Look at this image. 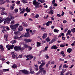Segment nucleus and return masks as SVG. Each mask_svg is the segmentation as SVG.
I'll return each mask as SVG.
<instances>
[{
  "label": "nucleus",
  "instance_id": "nucleus-19",
  "mask_svg": "<svg viewBox=\"0 0 75 75\" xmlns=\"http://www.w3.org/2000/svg\"><path fill=\"white\" fill-rule=\"evenodd\" d=\"M54 13V11L52 10H50V11L49 12L48 14H51L52 15V14H53V13Z\"/></svg>",
  "mask_w": 75,
  "mask_h": 75
},
{
  "label": "nucleus",
  "instance_id": "nucleus-44",
  "mask_svg": "<svg viewBox=\"0 0 75 75\" xmlns=\"http://www.w3.org/2000/svg\"><path fill=\"white\" fill-rule=\"evenodd\" d=\"M41 30H42V31H44L45 30H46V28H44V27H41Z\"/></svg>",
  "mask_w": 75,
  "mask_h": 75
},
{
  "label": "nucleus",
  "instance_id": "nucleus-32",
  "mask_svg": "<svg viewBox=\"0 0 75 75\" xmlns=\"http://www.w3.org/2000/svg\"><path fill=\"white\" fill-rule=\"evenodd\" d=\"M71 31L72 32V33H75V28L71 29Z\"/></svg>",
  "mask_w": 75,
  "mask_h": 75
},
{
  "label": "nucleus",
  "instance_id": "nucleus-42",
  "mask_svg": "<svg viewBox=\"0 0 75 75\" xmlns=\"http://www.w3.org/2000/svg\"><path fill=\"white\" fill-rule=\"evenodd\" d=\"M14 39H18V36L17 35H16L14 37Z\"/></svg>",
  "mask_w": 75,
  "mask_h": 75
},
{
  "label": "nucleus",
  "instance_id": "nucleus-6",
  "mask_svg": "<svg viewBox=\"0 0 75 75\" xmlns=\"http://www.w3.org/2000/svg\"><path fill=\"white\" fill-rule=\"evenodd\" d=\"M52 24V21H49L46 23V25L47 26H49V25H51Z\"/></svg>",
  "mask_w": 75,
  "mask_h": 75
},
{
  "label": "nucleus",
  "instance_id": "nucleus-38",
  "mask_svg": "<svg viewBox=\"0 0 75 75\" xmlns=\"http://www.w3.org/2000/svg\"><path fill=\"white\" fill-rule=\"evenodd\" d=\"M22 57H24V55H23V54L20 55L18 56V58H21Z\"/></svg>",
  "mask_w": 75,
  "mask_h": 75
},
{
  "label": "nucleus",
  "instance_id": "nucleus-64",
  "mask_svg": "<svg viewBox=\"0 0 75 75\" xmlns=\"http://www.w3.org/2000/svg\"><path fill=\"white\" fill-rule=\"evenodd\" d=\"M55 64V62L54 61H53L51 62V64Z\"/></svg>",
  "mask_w": 75,
  "mask_h": 75
},
{
  "label": "nucleus",
  "instance_id": "nucleus-49",
  "mask_svg": "<svg viewBox=\"0 0 75 75\" xmlns=\"http://www.w3.org/2000/svg\"><path fill=\"white\" fill-rule=\"evenodd\" d=\"M34 58V56H31V55H30L29 57V58H30V60L33 59Z\"/></svg>",
  "mask_w": 75,
  "mask_h": 75
},
{
  "label": "nucleus",
  "instance_id": "nucleus-53",
  "mask_svg": "<svg viewBox=\"0 0 75 75\" xmlns=\"http://www.w3.org/2000/svg\"><path fill=\"white\" fill-rule=\"evenodd\" d=\"M28 48L29 51H31V50L32 49V48H33V47H28Z\"/></svg>",
  "mask_w": 75,
  "mask_h": 75
},
{
  "label": "nucleus",
  "instance_id": "nucleus-8",
  "mask_svg": "<svg viewBox=\"0 0 75 75\" xmlns=\"http://www.w3.org/2000/svg\"><path fill=\"white\" fill-rule=\"evenodd\" d=\"M23 46L24 47H24V49H25V48H28L30 47V45L27 44H24Z\"/></svg>",
  "mask_w": 75,
  "mask_h": 75
},
{
  "label": "nucleus",
  "instance_id": "nucleus-63",
  "mask_svg": "<svg viewBox=\"0 0 75 75\" xmlns=\"http://www.w3.org/2000/svg\"><path fill=\"white\" fill-rule=\"evenodd\" d=\"M60 54L62 55H64V51H62L60 52Z\"/></svg>",
  "mask_w": 75,
  "mask_h": 75
},
{
  "label": "nucleus",
  "instance_id": "nucleus-11",
  "mask_svg": "<svg viewBox=\"0 0 75 75\" xmlns=\"http://www.w3.org/2000/svg\"><path fill=\"white\" fill-rule=\"evenodd\" d=\"M14 47V45H10V47L8 48V50H10V49L13 50V47Z\"/></svg>",
  "mask_w": 75,
  "mask_h": 75
},
{
  "label": "nucleus",
  "instance_id": "nucleus-1",
  "mask_svg": "<svg viewBox=\"0 0 75 75\" xmlns=\"http://www.w3.org/2000/svg\"><path fill=\"white\" fill-rule=\"evenodd\" d=\"M33 3L34 6H35V8H38L40 7V3L37 2L36 0H33Z\"/></svg>",
  "mask_w": 75,
  "mask_h": 75
},
{
  "label": "nucleus",
  "instance_id": "nucleus-26",
  "mask_svg": "<svg viewBox=\"0 0 75 75\" xmlns=\"http://www.w3.org/2000/svg\"><path fill=\"white\" fill-rule=\"evenodd\" d=\"M68 32L66 34V35H68L69 34H71V30H69L67 32Z\"/></svg>",
  "mask_w": 75,
  "mask_h": 75
},
{
  "label": "nucleus",
  "instance_id": "nucleus-46",
  "mask_svg": "<svg viewBox=\"0 0 75 75\" xmlns=\"http://www.w3.org/2000/svg\"><path fill=\"white\" fill-rule=\"evenodd\" d=\"M14 7H13L11 6H10V9H11V10H13V9H14Z\"/></svg>",
  "mask_w": 75,
  "mask_h": 75
},
{
  "label": "nucleus",
  "instance_id": "nucleus-16",
  "mask_svg": "<svg viewBox=\"0 0 75 75\" xmlns=\"http://www.w3.org/2000/svg\"><path fill=\"white\" fill-rule=\"evenodd\" d=\"M18 25H19V24H16L15 25H14V31H16V28H17Z\"/></svg>",
  "mask_w": 75,
  "mask_h": 75
},
{
  "label": "nucleus",
  "instance_id": "nucleus-62",
  "mask_svg": "<svg viewBox=\"0 0 75 75\" xmlns=\"http://www.w3.org/2000/svg\"><path fill=\"white\" fill-rule=\"evenodd\" d=\"M57 16H58V17H61V15L59 14H57Z\"/></svg>",
  "mask_w": 75,
  "mask_h": 75
},
{
  "label": "nucleus",
  "instance_id": "nucleus-2",
  "mask_svg": "<svg viewBox=\"0 0 75 75\" xmlns=\"http://www.w3.org/2000/svg\"><path fill=\"white\" fill-rule=\"evenodd\" d=\"M14 49L15 51H17L18 50H19L20 51H22V52H23L24 49V47H23L21 48V47L20 46H16L14 47Z\"/></svg>",
  "mask_w": 75,
  "mask_h": 75
},
{
  "label": "nucleus",
  "instance_id": "nucleus-30",
  "mask_svg": "<svg viewBox=\"0 0 75 75\" xmlns=\"http://www.w3.org/2000/svg\"><path fill=\"white\" fill-rule=\"evenodd\" d=\"M4 10H2L1 11V15H4Z\"/></svg>",
  "mask_w": 75,
  "mask_h": 75
},
{
  "label": "nucleus",
  "instance_id": "nucleus-24",
  "mask_svg": "<svg viewBox=\"0 0 75 75\" xmlns=\"http://www.w3.org/2000/svg\"><path fill=\"white\" fill-rule=\"evenodd\" d=\"M65 46V43L62 44L60 45V47L62 48V47H64Z\"/></svg>",
  "mask_w": 75,
  "mask_h": 75
},
{
  "label": "nucleus",
  "instance_id": "nucleus-31",
  "mask_svg": "<svg viewBox=\"0 0 75 75\" xmlns=\"http://www.w3.org/2000/svg\"><path fill=\"white\" fill-rule=\"evenodd\" d=\"M63 68H68V66H67L66 64H65L63 65Z\"/></svg>",
  "mask_w": 75,
  "mask_h": 75
},
{
  "label": "nucleus",
  "instance_id": "nucleus-54",
  "mask_svg": "<svg viewBox=\"0 0 75 75\" xmlns=\"http://www.w3.org/2000/svg\"><path fill=\"white\" fill-rule=\"evenodd\" d=\"M60 35H61L62 36H65V35L64 34V33H60Z\"/></svg>",
  "mask_w": 75,
  "mask_h": 75
},
{
  "label": "nucleus",
  "instance_id": "nucleus-40",
  "mask_svg": "<svg viewBox=\"0 0 75 75\" xmlns=\"http://www.w3.org/2000/svg\"><path fill=\"white\" fill-rule=\"evenodd\" d=\"M45 57L46 58V59H49L50 57L48 56V55L46 54V55L45 56Z\"/></svg>",
  "mask_w": 75,
  "mask_h": 75
},
{
  "label": "nucleus",
  "instance_id": "nucleus-47",
  "mask_svg": "<svg viewBox=\"0 0 75 75\" xmlns=\"http://www.w3.org/2000/svg\"><path fill=\"white\" fill-rule=\"evenodd\" d=\"M71 72L69 71H68L65 74L66 75H69V74H70Z\"/></svg>",
  "mask_w": 75,
  "mask_h": 75
},
{
  "label": "nucleus",
  "instance_id": "nucleus-57",
  "mask_svg": "<svg viewBox=\"0 0 75 75\" xmlns=\"http://www.w3.org/2000/svg\"><path fill=\"white\" fill-rule=\"evenodd\" d=\"M39 17V15L38 14H36L35 16V18H38V17Z\"/></svg>",
  "mask_w": 75,
  "mask_h": 75
},
{
  "label": "nucleus",
  "instance_id": "nucleus-21",
  "mask_svg": "<svg viewBox=\"0 0 75 75\" xmlns=\"http://www.w3.org/2000/svg\"><path fill=\"white\" fill-rule=\"evenodd\" d=\"M41 43L38 42H37V47H41Z\"/></svg>",
  "mask_w": 75,
  "mask_h": 75
},
{
  "label": "nucleus",
  "instance_id": "nucleus-58",
  "mask_svg": "<svg viewBox=\"0 0 75 75\" xmlns=\"http://www.w3.org/2000/svg\"><path fill=\"white\" fill-rule=\"evenodd\" d=\"M35 33V31L33 30V31L32 33V35H33V34H34Z\"/></svg>",
  "mask_w": 75,
  "mask_h": 75
},
{
  "label": "nucleus",
  "instance_id": "nucleus-55",
  "mask_svg": "<svg viewBox=\"0 0 75 75\" xmlns=\"http://www.w3.org/2000/svg\"><path fill=\"white\" fill-rule=\"evenodd\" d=\"M18 9L16 8L15 9L14 11L15 13H17V12H18Z\"/></svg>",
  "mask_w": 75,
  "mask_h": 75
},
{
  "label": "nucleus",
  "instance_id": "nucleus-33",
  "mask_svg": "<svg viewBox=\"0 0 75 75\" xmlns=\"http://www.w3.org/2000/svg\"><path fill=\"white\" fill-rule=\"evenodd\" d=\"M16 3L17 5H19V4H20V1H16Z\"/></svg>",
  "mask_w": 75,
  "mask_h": 75
},
{
  "label": "nucleus",
  "instance_id": "nucleus-27",
  "mask_svg": "<svg viewBox=\"0 0 75 75\" xmlns=\"http://www.w3.org/2000/svg\"><path fill=\"white\" fill-rule=\"evenodd\" d=\"M47 42H49L51 40V39H49V37L48 36L47 38L45 39Z\"/></svg>",
  "mask_w": 75,
  "mask_h": 75
},
{
  "label": "nucleus",
  "instance_id": "nucleus-7",
  "mask_svg": "<svg viewBox=\"0 0 75 75\" xmlns=\"http://www.w3.org/2000/svg\"><path fill=\"white\" fill-rule=\"evenodd\" d=\"M18 31H23V30H24V28L23 27L21 26H19V28H18Z\"/></svg>",
  "mask_w": 75,
  "mask_h": 75
},
{
  "label": "nucleus",
  "instance_id": "nucleus-22",
  "mask_svg": "<svg viewBox=\"0 0 75 75\" xmlns=\"http://www.w3.org/2000/svg\"><path fill=\"white\" fill-rule=\"evenodd\" d=\"M50 63H51V62L50 61H49L47 63V64H46V68H48V66H49V65L50 64Z\"/></svg>",
  "mask_w": 75,
  "mask_h": 75
},
{
  "label": "nucleus",
  "instance_id": "nucleus-48",
  "mask_svg": "<svg viewBox=\"0 0 75 75\" xmlns=\"http://www.w3.org/2000/svg\"><path fill=\"white\" fill-rule=\"evenodd\" d=\"M16 57H17V55L15 54L13 55H12V58H16Z\"/></svg>",
  "mask_w": 75,
  "mask_h": 75
},
{
  "label": "nucleus",
  "instance_id": "nucleus-37",
  "mask_svg": "<svg viewBox=\"0 0 75 75\" xmlns=\"http://www.w3.org/2000/svg\"><path fill=\"white\" fill-rule=\"evenodd\" d=\"M22 24L23 26H24V27H27V25L25 24V23L24 22H23L22 23Z\"/></svg>",
  "mask_w": 75,
  "mask_h": 75
},
{
  "label": "nucleus",
  "instance_id": "nucleus-9",
  "mask_svg": "<svg viewBox=\"0 0 75 75\" xmlns=\"http://www.w3.org/2000/svg\"><path fill=\"white\" fill-rule=\"evenodd\" d=\"M43 69H41L38 73H36V75H38L40 74H41L42 71H43Z\"/></svg>",
  "mask_w": 75,
  "mask_h": 75
},
{
  "label": "nucleus",
  "instance_id": "nucleus-5",
  "mask_svg": "<svg viewBox=\"0 0 75 75\" xmlns=\"http://www.w3.org/2000/svg\"><path fill=\"white\" fill-rule=\"evenodd\" d=\"M21 71L22 72V73L24 74H29L28 73V71L27 70L23 69L21 70Z\"/></svg>",
  "mask_w": 75,
  "mask_h": 75
},
{
  "label": "nucleus",
  "instance_id": "nucleus-45",
  "mask_svg": "<svg viewBox=\"0 0 75 75\" xmlns=\"http://www.w3.org/2000/svg\"><path fill=\"white\" fill-rule=\"evenodd\" d=\"M14 24V20H13L11 22V24L13 25Z\"/></svg>",
  "mask_w": 75,
  "mask_h": 75
},
{
  "label": "nucleus",
  "instance_id": "nucleus-60",
  "mask_svg": "<svg viewBox=\"0 0 75 75\" xmlns=\"http://www.w3.org/2000/svg\"><path fill=\"white\" fill-rule=\"evenodd\" d=\"M54 5V7H57V6H58V5L56 3H55Z\"/></svg>",
  "mask_w": 75,
  "mask_h": 75
},
{
  "label": "nucleus",
  "instance_id": "nucleus-20",
  "mask_svg": "<svg viewBox=\"0 0 75 75\" xmlns=\"http://www.w3.org/2000/svg\"><path fill=\"white\" fill-rule=\"evenodd\" d=\"M30 10H31V9H28V7H27L26 8V11H27V13L30 12Z\"/></svg>",
  "mask_w": 75,
  "mask_h": 75
},
{
  "label": "nucleus",
  "instance_id": "nucleus-28",
  "mask_svg": "<svg viewBox=\"0 0 75 75\" xmlns=\"http://www.w3.org/2000/svg\"><path fill=\"white\" fill-rule=\"evenodd\" d=\"M22 1V2L24 4H25L27 3L28 2L27 1V0H21Z\"/></svg>",
  "mask_w": 75,
  "mask_h": 75
},
{
  "label": "nucleus",
  "instance_id": "nucleus-25",
  "mask_svg": "<svg viewBox=\"0 0 75 75\" xmlns=\"http://www.w3.org/2000/svg\"><path fill=\"white\" fill-rule=\"evenodd\" d=\"M10 19L11 20V21L12 20H14V18H15V17H14V16H12L10 14Z\"/></svg>",
  "mask_w": 75,
  "mask_h": 75
},
{
  "label": "nucleus",
  "instance_id": "nucleus-39",
  "mask_svg": "<svg viewBox=\"0 0 75 75\" xmlns=\"http://www.w3.org/2000/svg\"><path fill=\"white\" fill-rule=\"evenodd\" d=\"M14 34H15V35H18L20 34V32H19L18 31L15 32H14Z\"/></svg>",
  "mask_w": 75,
  "mask_h": 75
},
{
  "label": "nucleus",
  "instance_id": "nucleus-51",
  "mask_svg": "<svg viewBox=\"0 0 75 75\" xmlns=\"http://www.w3.org/2000/svg\"><path fill=\"white\" fill-rule=\"evenodd\" d=\"M4 37L5 38H6V39H5V40L6 41H7L8 40H7V38H8V36H6V35H5V36H4Z\"/></svg>",
  "mask_w": 75,
  "mask_h": 75
},
{
  "label": "nucleus",
  "instance_id": "nucleus-34",
  "mask_svg": "<svg viewBox=\"0 0 75 75\" xmlns=\"http://www.w3.org/2000/svg\"><path fill=\"white\" fill-rule=\"evenodd\" d=\"M0 49H1L2 51H4V48H3V46H2L0 47Z\"/></svg>",
  "mask_w": 75,
  "mask_h": 75
},
{
  "label": "nucleus",
  "instance_id": "nucleus-36",
  "mask_svg": "<svg viewBox=\"0 0 75 75\" xmlns=\"http://www.w3.org/2000/svg\"><path fill=\"white\" fill-rule=\"evenodd\" d=\"M12 67L13 68L15 69V68H17V65L16 64H15L14 65H13L12 66Z\"/></svg>",
  "mask_w": 75,
  "mask_h": 75
},
{
  "label": "nucleus",
  "instance_id": "nucleus-35",
  "mask_svg": "<svg viewBox=\"0 0 75 75\" xmlns=\"http://www.w3.org/2000/svg\"><path fill=\"white\" fill-rule=\"evenodd\" d=\"M11 42L12 44H15V43H16V40H13L11 41Z\"/></svg>",
  "mask_w": 75,
  "mask_h": 75
},
{
  "label": "nucleus",
  "instance_id": "nucleus-3",
  "mask_svg": "<svg viewBox=\"0 0 75 75\" xmlns=\"http://www.w3.org/2000/svg\"><path fill=\"white\" fill-rule=\"evenodd\" d=\"M11 21V19L9 17H7L6 18V20H5L4 22V24H6L7 23L8 24H10V22Z\"/></svg>",
  "mask_w": 75,
  "mask_h": 75
},
{
  "label": "nucleus",
  "instance_id": "nucleus-10",
  "mask_svg": "<svg viewBox=\"0 0 75 75\" xmlns=\"http://www.w3.org/2000/svg\"><path fill=\"white\" fill-rule=\"evenodd\" d=\"M30 71V73L31 74H35V72L32 69V68L31 67H30L29 68Z\"/></svg>",
  "mask_w": 75,
  "mask_h": 75
},
{
  "label": "nucleus",
  "instance_id": "nucleus-50",
  "mask_svg": "<svg viewBox=\"0 0 75 75\" xmlns=\"http://www.w3.org/2000/svg\"><path fill=\"white\" fill-rule=\"evenodd\" d=\"M62 67V64L60 65L59 68V70H61V68H62L61 67Z\"/></svg>",
  "mask_w": 75,
  "mask_h": 75
},
{
  "label": "nucleus",
  "instance_id": "nucleus-61",
  "mask_svg": "<svg viewBox=\"0 0 75 75\" xmlns=\"http://www.w3.org/2000/svg\"><path fill=\"white\" fill-rule=\"evenodd\" d=\"M40 2H41V3H44V2H45V0H41L40 1Z\"/></svg>",
  "mask_w": 75,
  "mask_h": 75
},
{
  "label": "nucleus",
  "instance_id": "nucleus-29",
  "mask_svg": "<svg viewBox=\"0 0 75 75\" xmlns=\"http://www.w3.org/2000/svg\"><path fill=\"white\" fill-rule=\"evenodd\" d=\"M3 72H8L9 71V69H3Z\"/></svg>",
  "mask_w": 75,
  "mask_h": 75
},
{
  "label": "nucleus",
  "instance_id": "nucleus-59",
  "mask_svg": "<svg viewBox=\"0 0 75 75\" xmlns=\"http://www.w3.org/2000/svg\"><path fill=\"white\" fill-rule=\"evenodd\" d=\"M36 60H37V57H35L33 58V61H36Z\"/></svg>",
  "mask_w": 75,
  "mask_h": 75
},
{
  "label": "nucleus",
  "instance_id": "nucleus-41",
  "mask_svg": "<svg viewBox=\"0 0 75 75\" xmlns=\"http://www.w3.org/2000/svg\"><path fill=\"white\" fill-rule=\"evenodd\" d=\"M54 31L55 33H58L59 30H57V29H54Z\"/></svg>",
  "mask_w": 75,
  "mask_h": 75
},
{
  "label": "nucleus",
  "instance_id": "nucleus-23",
  "mask_svg": "<svg viewBox=\"0 0 75 75\" xmlns=\"http://www.w3.org/2000/svg\"><path fill=\"white\" fill-rule=\"evenodd\" d=\"M41 69H43V70L42 71V72L43 74H44V75H45L46 74V71H45V70H44V68H42Z\"/></svg>",
  "mask_w": 75,
  "mask_h": 75
},
{
  "label": "nucleus",
  "instance_id": "nucleus-4",
  "mask_svg": "<svg viewBox=\"0 0 75 75\" xmlns=\"http://www.w3.org/2000/svg\"><path fill=\"white\" fill-rule=\"evenodd\" d=\"M24 41L25 42V44H27V43H29V42H30L32 41V40L31 39H25L24 40Z\"/></svg>",
  "mask_w": 75,
  "mask_h": 75
},
{
  "label": "nucleus",
  "instance_id": "nucleus-18",
  "mask_svg": "<svg viewBox=\"0 0 75 75\" xmlns=\"http://www.w3.org/2000/svg\"><path fill=\"white\" fill-rule=\"evenodd\" d=\"M72 49L71 48H69L67 49V52L69 53H71V52H72Z\"/></svg>",
  "mask_w": 75,
  "mask_h": 75
},
{
  "label": "nucleus",
  "instance_id": "nucleus-43",
  "mask_svg": "<svg viewBox=\"0 0 75 75\" xmlns=\"http://www.w3.org/2000/svg\"><path fill=\"white\" fill-rule=\"evenodd\" d=\"M1 19H2V21H5V20H6V18H3V17H1Z\"/></svg>",
  "mask_w": 75,
  "mask_h": 75
},
{
  "label": "nucleus",
  "instance_id": "nucleus-56",
  "mask_svg": "<svg viewBox=\"0 0 75 75\" xmlns=\"http://www.w3.org/2000/svg\"><path fill=\"white\" fill-rule=\"evenodd\" d=\"M10 45L9 44H8L6 46V48H10Z\"/></svg>",
  "mask_w": 75,
  "mask_h": 75
},
{
  "label": "nucleus",
  "instance_id": "nucleus-17",
  "mask_svg": "<svg viewBox=\"0 0 75 75\" xmlns=\"http://www.w3.org/2000/svg\"><path fill=\"white\" fill-rule=\"evenodd\" d=\"M5 2L4 1V0H0V5H1L2 4H3L5 3Z\"/></svg>",
  "mask_w": 75,
  "mask_h": 75
},
{
  "label": "nucleus",
  "instance_id": "nucleus-13",
  "mask_svg": "<svg viewBox=\"0 0 75 75\" xmlns=\"http://www.w3.org/2000/svg\"><path fill=\"white\" fill-rule=\"evenodd\" d=\"M10 28H11V29L12 31H15V30H14V25H10Z\"/></svg>",
  "mask_w": 75,
  "mask_h": 75
},
{
  "label": "nucleus",
  "instance_id": "nucleus-14",
  "mask_svg": "<svg viewBox=\"0 0 75 75\" xmlns=\"http://www.w3.org/2000/svg\"><path fill=\"white\" fill-rule=\"evenodd\" d=\"M47 35H47V33H44V34H43V35L42 36V38H43V39H44L45 38L47 37Z\"/></svg>",
  "mask_w": 75,
  "mask_h": 75
},
{
  "label": "nucleus",
  "instance_id": "nucleus-52",
  "mask_svg": "<svg viewBox=\"0 0 75 75\" xmlns=\"http://www.w3.org/2000/svg\"><path fill=\"white\" fill-rule=\"evenodd\" d=\"M16 53L15 52H11V55H14L15 54H16Z\"/></svg>",
  "mask_w": 75,
  "mask_h": 75
},
{
  "label": "nucleus",
  "instance_id": "nucleus-12",
  "mask_svg": "<svg viewBox=\"0 0 75 75\" xmlns=\"http://www.w3.org/2000/svg\"><path fill=\"white\" fill-rule=\"evenodd\" d=\"M58 47H57L56 45H53L51 47V49H54V50H57L58 48Z\"/></svg>",
  "mask_w": 75,
  "mask_h": 75
},
{
  "label": "nucleus",
  "instance_id": "nucleus-15",
  "mask_svg": "<svg viewBox=\"0 0 75 75\" xmlns=\"http://www.w3.org/2000/svg\"><path fill=\"white\" fill-rule=\"evenodd\" d=\"M30 35V33H29L28 32H27L25 33L24 35V37H29Z\"/></svg>",
  "mask_w": 75,
  "mask_h": 75
}]
</instances>
